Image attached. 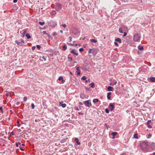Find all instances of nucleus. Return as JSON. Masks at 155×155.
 I'll return each instance as SVG.
<instances>
[{"mask_svg":"<svg viewBox=\"0 0 155 155\" xmlns=\"http://www.w3.org/2000/svg\"><path fill=\"white\" fill-rule=\"evenodd\" d=\"M117 83V81L116 80H114V84L115 85Z\"/></svg>","mask_w":155,"mask_h":155,"instance_id":"obj_49","label":"nucleus"},{"mask_svg":"<svg viewBox=\"0 0 155 155\" xmlns=\"http://www.w3.org/2000/svg\"><path fill=\"white\" fill-rule=\"evenodd\" d=\"M140 37L141 36L139 34L136 33L134 35L133 40L135 41L139 42L140 41Z\"/></svg>","mask_w":155,"mask_h":155,"instance_id":"obj_3","label":"nucleus"},{"mask_svg":"<svg viewBox=\"0 0 155 155\" xmlns=\"http://www.w3.org/2000/svg\"><path fill=\"white\" fill-rule=\"evenodd\" d=\"M68 139V138H66L62 139V140H61L60 142L61 143H64L67 141V140Z\"/></svg>","mask_w":155,"mask_h":155,"instance_id":"obj_18","label":"nucleus"},{"mask_svg":"<svg viewBox=\"0 0 155 155\" xmlns=\"http://www.w3.org/2000/svg\"><path fill=\"white\" fill-rule=\"evenodd\" d=\"M15 42L18 45H20V44L21 43V42H19L17 40H16L15 41Z\"/></svg>","mask_w":155,"mask_h":155,"instance_id":"obj_28","label":"nucleus"},{"mask_svg":"<svg viewBox=\"0 0 155 155\" xmlns=\"http://www.w3.org/2000/svg\"><path fill=\"white\" fill-rule=\"evenodd\" d=\"M99 100L97 99H94L93 100V102L94 103H96L99 101Z\"/></svg>","mask_w":155,"mask_h":155,"instance_id":"obj_23","label":"nucleus"},{"mask_svg":"<svg viewBox=\"0 0 155 155\" xmlns=\"http://www.w3.org/2000/svg\"><path fill=\"white\" fill-rule=\"evenodd\" d=\"M20 150H22V151H24V149H23L21 147V145L20 146Z\"/></svg>","mask_w":155,"mask_h":155,"instance_id":"obj_53","label":"nucleus"},{"mask_svg":"<svg viewBox=\"0 0 155 155\" xmlns=\"http://www.w3.org/2000/svg\"><path fill=\"white\" fill-rule=\"evenodd\" d=\"M27 98L26 97H24L23 98V100L25 101H26L27 100Z\"/></svg>","mask_w":155,"mask_h":155,"instance_id":"obj_44","label":"nucleus"},{"mask_svg":"<svg viewBox=\"0 0 155 155\" xmlns=\"http://www.w3.org/2000/svg\"><path fill=\"white\" fill-rule=\"evenodd\" d=\"M52 15H54L56 14V12L55 11H53L52 12Z\"/></svg>","mask_w":155,"mask_h":155,"instance_id":"obj_39","label":"nucleus"},{"mask_svg":"<svg viewBox=\"0 0 155 155\" xmlns=\"http://www.w3.org/2000/svg\"><path fill=\"white\" fill-rule=\"evenodd\" d=\"M61 7L62 5L61 4L58 3L56 4L54 8L57 11H58L61 9Z\"/></svg>","mask_w":155,"mask_h":155,"instance_id":"obj_5","label":"nucleus"},{"mask_svg":"<svg viewBox=\"0 0 155 155\" xmlns=\"http://www.w3.org/2000/svg\"><path fill=\"white\" fill-rule=\"evenodd\" d=\"M86 77L85 76H84L81 79L83 80H85L86 79Z\"/></svg>","mask_w":155,"mask_h":155,"instance_id":"obj_32","label":"nucleus"},{"mask_svg":"<svg viewBox=\"0 0 155 155\" xmlns=\"http://www.w3.org/2000/svg\"><path fill=\"white\" fill-rule=\"evenodd\" d=\"M71 53L74 54L76 56L78 55V53L76 52L75 50L74 49H72L71 51Z\"/></svg>","mask_w":155,"mask_h":155,"instance_id":"obj_11","label":"nucleus"},{"mask_svg":"<svg viewBox=\"0 0 155 155\" xmlns=\"http://www.w3.org/2000/svg\"><path fill=\"white\" fill-rule=\"evenodd\" d=\"M147 127L149 128H152V127L151 125H150L149 124H147Z\"/></svg>","mask_w":155,"mask_h":155,"instance_id":"obj_41","label":"nucleus"},{"mask_svg":"<svg viewBox=\"0 0 155 155\" xmlns=\"http://www.w3.org/2000/svg\"><path fill=\"white\" fill-rule=\"evenodd\" d=\"M88 52L89 53L92 54L94 56H95L97 54L96 50L94 48L89 49Z\"/></svg>","mask_w":155,"mask_h":155,"instance_id":"obj_6","label":"nucleus"},{"mask_svg":"<svg viewBox=\"0 0 155 155\" xmlns=\"http://www.w3.org/2000/svg\"><path fill=\"white\" fill-rule=\"evenodd\" d=\"M35 47L33 46L32 47V51H34L35 50Z\"/></svg>","mask_w":155,"mask_h":155,"instance_id":"obj_48","label":"nucleus"},{"mask_svg":"<svg viewBox=\"0 0 155 155\" xmlns=\"http://www.w3.org/2000/svg\"><path fill=\"white\" fill-rule=\"evenodd\" d=\"M0 112L3 113L2 107H0Z\"/></svg>","mask_w":155,"mask_h":155,"instance_id":"obj_38","label":"nucleus"},{"mask_svg":"<svg viewBox=\"0 0 155 155\" xmlns=\"http://www.w3.org/2000/svg\"><path fill=\"white\" fill-rule=\"evenodd\" d=\"M79 104L81 105H82L83 104V103L81 102H79Z\"/></svg>","mask_w":155,"mask_h":155,"instance_id":"obj_56","label":"nucleus"},{"mask_svg":"<svg viewBox=\"0 0 155 155\" xmlns=\"http://www.w3.org/2000/svg\"><path fill=\"white\" fill-rule=\"evenodd\" d=\"M151 120H148L147 122V124H149L150 123H151Z\"/></svg>","mask_w":155,"mask_h":155,"instance_id":"obj_40","label":"nucleus"},{"mask_svg":"<svg viewBox=\"0 0 155 155\" xmlns=\"http://www.w3.org/2000/svg\"><path fill=\"white\" fill-rule=\"evenodd\" d=\"M70 33L74 35H77L79 34L78 29L75 28H72L70 31Z\"/></svg>","mask_w":155,"mask_h":155,"instance_id":"obj_2","label":"nucleus"},{"mask_svg":"<svg viewBox=\"0 0 155 155\" xmlns=\"http://www.w3.org/2000/svg\"><path fill=\"white\" fill-rule=\"evenodd\" d=\"M80 97L82 99H84V95L83 94L81 95L80 96Z\"/></svg>","mask_w":155,"mask_h":155,"instance_id":"obj_47","label":"nucleus"},{"mask_svg":"<svg viewBox=\"0 0 155 155\" xmlns=\"http://www.w3.org/2000/svg\"><path fill=\"white\" fill-rule=\"evenodd\" d=\"M42 104L44 107H47V106L46 104V102L44 101H42Z\"/></svg>","mask_w":155,"mask_h":155,"instance_id":"obj_20","label":"nucleus"},{"mask_svg":"<svg viewBox=\"0 0 155 155\" xmlns=\"http://www.w3.org/2000/svg\"><path fill=\"white\" fill-rule=\"evenodd\" d=\"M17 0H14L13 1V2L14 3H16L17 1Z\"/></svg>","mask_w":155,"mask_h":155,"instance_id":"obj_60","label":"nucleus"},{"mask_svg":"<svg viewBox=\"0 0 155 155\" xmlns=\"http://www.w3.org/2000/svg\"><path fill=\"white\" fill-rule=\"evenodd\" d=\"M42 58L45 61L46 60V57H45V56H43L42 57Z\"/></svg>","mask_w":155,"mask_h":155,"instance_id":"obj_52","label":"nucleus"},{"mask_svg":"<svg viewBox=\"0 0 155 155\" xmlns=\"http://www.w3.org/2000/svg\"><path fill=\"white\" fill-rule=\"evenodd\" d=\"M85 88L86 90H87L88 91H89V90H90V88H89L85 87Z\"/></svg>","mask_w":155,"mask_h":155,"instance_id":"obj_50","label":"nucleus"},{"mask_svg":"<svg viewBox=\"0 0 155 155\" xmlns=\"http://www.w3.org/2000/svg\"><path fill=\"white\" fill-rule=\"evenodd\" d=\"M105 112L106 113H107V114H108L109 113V110L107 109V108H106L105 110Z\"/></svg>","mask_w":155,"mask_h":155,"instance_id":"obj_31","label":"nucleus"},{"mask_svg":"<svg viewBox=\"0 0 155 155\" xmlns=\"http://www.w3.org/2000/svg\"><path fill=\"white\" fill-rule=\"evenodd\" d=\"M83 50H84V49L83 48H80L79 49V51L80 52H82V51H83Z\"/></svg>","mask_w":155,"mask_h":155,"instance_id":"obj_42","label":"nucleus"},{"mask_svg":"<svg viewBox=\"0 0 155 155\" xmlns=\"http://www.w3.org/2000/svg\"><path fill=\"white\" fill-rule=\"evenodd\" d=\"M127 35V33L126 32H124V34L123 35V37H124L126 36Z\"/></svg>","mask_w":155,"mask_h":155,"instance_id":"obj_45","label":"nucleus"},{"mask_svg":"<svg viewBox=\"0 0 155 155\" xmlns=\"http://www.w3.org/2000/svg\"><path fill=\"white\" fill-rule=\"evenodd\" d=\"M26 32V30H24L22 31H21L20 32V33H21V34L22 35V37H24L25 36Z\"/></svg>","mask_w":155,"mask_h":155,"instance_id":"obj_12","label":"nucleus"},{"mask_svg":"<svg viewBox=\"0 0 155 155\" xmlns=\"http://www.w3.org/2000/svg\"><path fill=\"white\" fill-rule=\"evenodd\" d=\"M89 85L91 87L94 88V83L92 82L89 84Z\"/></svg>","mask_w":155,"mask_h":155,"instance_id":"obj_22","label":"nucleus"},{"mask_svg":"<svg viewBox=\"0 0 155 155\" xmlns=\"http://www.w3.org/2000/svg\"><path fill=\"white\" fill-rule=\"evenodd\" d=\"M20 104V102H17L16 103L17 105H18Z\"/></svg>","mask_w":155,"mask_h":155,"instance_id":"obj_64","label":"nucleus"},{"mask_svg":"<svg viewBox=\"0 0 155 155\" xmlns=\"http://www.w3.org/2000/svg\"><path fill=\"white\" fill-rule=\"evenodd\" d=\"M31 106L32 109H34L35 108V105H34V104H33V103L31 104Z\"/></svg>","mask_w":155,"mask_h":155,"instance_id":"obj_37","label":"nucleus"},{"mask_svg":"<svg viewBox=\"0 0 155 155\" xmlns=\"http://www.w3.org/2000/svg\"><path fill=\"white\" fill-rule=\"evenodd\" d=\"M75 142L77 143V145H80L81 143L79 141L78 139L77 138H75L74 140Z\"/></svg>","mask_w":155,"mask_h":155,"instance_id":"obj_10","label":"nucleus"},{"mask_svg":"<svg viewBox=\"0 0 155 155\" xmlns=\"http://www.w3.org/2000/svg\"><path fill=\"white\" fill-rule=\"evenodd\" d=\"M89 81V82H90V81L89 79H88V80H87L86 79L85 80V82L86 83H87L88 81Z\"/></svg>","mask_w":155,"mask_h":155,"instance_id":"obj_51","label":"nucleus"},{"mask_svg":"<svg viewBox=\"0 0 155 155\" xmlns=\"http://www.w3.org/2000/svg\"><path fill=\"white\" fill-rule=\"evenodd\" d=\"M127 29V28L124 25L121 26L119 29V31L120 33H123L124 31H125Z\"/></svg>","mask_w":155,"mask_h":155,"instance_id":"obj_4","label":"nucleus"},{"mask_svg":"<svg viewBox=\"0 0 155 155\" xmlns=\"http://www.w3.org/2000/svg\"><path fill=\"white\" fill-rule=\"evenodd\" d=\"M111 94V93L109 92L107 93V99L109 100H111V97L110 95Z\"/></svg>","mask_w":155,"mask_h":155,"instance_id":"obj_14","label":"nucleus"},{"mask_svg":"<svg viewBox=\"0 0 155 155\" xmlns=\"http://www.w3.org/2000/svg\"><path fill=\"white\" fill-rule=\"evenodd\" d=\"M36 47L38 49H40V48H41V47L40 45H36Z\"/></svg>","mask_w":155,"mask_h":155,"instance_id":"obj_33","label":"nucleus"},{"mask_svg":"<svg viewBox=\"0 0 155 155\" xmlns=\"http://www.w3.org/2000/svg\"><path fill=\"white\" fill-rule=\"evenodd\" d=\"M152 136V135L151 134H148V137H147V138H149L150 137H151Z\"/></svg>","mask_w":155,"mask_h":155,"instance_id":"obj_43","label":"nucleus"},{"mask_svg":"<svg viewBox=\"0 0 155 155\" xmlns=\"http://www.w3.org/2000/svg\"><path fill=\"white\" fill-rule=\"evenodd\" d=\"M78 114L79 115H83V113L81 112H78Z\"/></svg>","mask_w":155,"mask_h":155,"instance_id":"obj_58","label":"nucleus"},{"mask_svg":"<svg viewBox=\"0 0 155 155\" xmlns=\"http://www.w3.org/2000/svg\"><path fill=\"white\" fill-rule=\"evenodd\" d=\"M150 79L152 82H155V78L153 77H151L150 78Z\"/></svg>","mask_w":155,"mask_h":155,"instance_id":"obj_17","label":"nucleus"},{"mask_svg":"<svg viewBox=\"0 0 155 155\" xmlns=\"http://www.w3.org/2000/svg\"><path fill=\"white\" fill-rule=\"evenodd\" d=\"M56 35V33L55 32H53L52 33V35L54 36L55 35Z\"/></svg>","mask_w":155,"mask_h":155,"instance_id":"obj_54","label":"nucleus"},{"mask_svg":"<svg viewBox=\"0 0 155 155\" xmlns=\"http://www.w3.org/2000/svg\"><path fill=\"white\" fill-rule=\"evenodd\" d=\"M114 44L116 45V46H118V44L117 43V42H114Z\"/></svg>","mask_w":155,"mask_h":155,"instance_id":"obj_55","label":"nucleus"},{"mask_svg":"<svg viewBox=\"0 0 155 155\" xmlns=\"http://www.w3.org/2000/svg\"><path fill=\"white\" fill-rule=\"evenodd\" d=\"M120 155H126V153H124L121 154Z\"/></svg>","mask_w":155,"mask_h":155,"instance_id":"obj_61","label":"nucleus"},{"mask_svg":"<svg viewBox=\"0 0 155 155\" xmlns=\"http://www.w3.org/2000/svg\"><path fill=\"white\" fill-rule=\"evenodd\" d=\"M113 88L111 86H109L107 88V90L108 91H112Z\"/></svg>","mask_w":155,"mask_h":155,"instance_id":"obj_15","label":"nucleus"},{"mask_svg":"<svg viewBox=\"0 0 155 155\" xmlns=\"http://www.w3.org/2000/svg\"><path fill=\"white\" fill-rule=\"evenodd\" d=\"M18 144L17 143V142L16 143V146L17 147H18Z\"/></svg>","mask_w":155,"mask_h":155,"instance_id":"obj_63","label":"nucleus"},{"mask_svg":"<svg viewBox=\"0 0 155 155\" xmlns=\"http://www.w3.org/2000/svg\"><path fill=\"white\" fill-rule=\"evenodd\" d=\"M65 81L63 79L62 81V83H64L65 82Z\"/></svg>","mask_w":155,"mask_h":155,"instance_id":"obj_62","label":"nucleus"},{"mask_svg":"<svg viewBox=\"0 0 155 155\" xmlns=\"http://www.w3.org/2000/svg\"><path fill=\"white\" fill-rule=\"evenodd\" d=\"M63 77L62 76H60V77L58 79V80L59 81H60V80H62L63 79Z\"/></svg>","mask_w":155,"mask_h":155,"instance_id":"obj_35","label":"nucleus"},{"mask_svg":"<svg viewBox=\"0 0 155 155\" xmlns=\"http://www.w3.org/2000/svg\"><path fill=\"white\" fill-rule=\"evenodd\" d=\"M62 26L64 28H66V24L62 25Z\"/></svg>","mask_w":155,"mask_h":155,"instance_id":"obj_46","label":"nucleus"},{"mask_svg":"<svg viewBox=\"0 0 155 155\" xmlns=\"http://www.w3.org/2000/svg\"><path fill=\"white\" fill-rule=\"evenodd\" d=\"M69 39L70 41H72V38L70 36L69 37Z\"/></svg>","mask_w":155,"mask_h":155,"instance_id":"obj_59","label":"nucleus"},{"mask_svg":"<svg viewBox=\"0 0 155 155\" xmlns=\"http://www.w3.org/2000/svg\"><path fill=\"white\" fill-rule=\"evenodd\" d=\"M19 41H20L21 42V43H22L23 44H25V41L22 39H21L20 40H19Z\"/></svg>","mask_w":155,"mask_h":155,"instance_id":"obj_36","label":"nucleus"},{"mask_svg":"<svg viewBox=\"0 0 155 155\" xmlns=\"http://www.w3.org/2000/svg\"><path fill=\"white\" fill-rule=\"evenodd\" d=\"M84 103L85 106L88 107H90L92 105L91 102V100H90L84 101Z\"/></svg>","mask_w":155,"mask_h":155,"instance_id":"obj_7","label":"nucleus"},{"mask_svg":"<svg viewBox=\"0 0 155 155\" xmlns=\"http://www.w3.org/2000/svg\"><path fill=\"white\" fill-rule=\"evenodd\" d=\"M77 71L76 72L78 75H79L80 74V68L79 67H77L76 68Z\"/></svg>","mask_w":155,"mask_h":155,"instance_id":"obj_13","label":"nucleus"},{"mask_svg":"<svg viewBox=\"0 0 155 155\" xmlns=\"http://www.w3.org/2000/svg\"><path fill=\"white\" fill-rule=\"evenodd\" d=\"M90 41L91 42H93L95 43L97 42V41L96 40H95L94 39H91L90 40Z\"/></svg>","mask_w":155,"mask_h":155,"instance_id":"obj_21","label":"nucleus"},{"mask_svg":"<svg viewBox=\"0 0 155 155\" xmlns=\"http://www.w3.org/2000/svg\"><path fill=\"white\" fill-rule=\"evenodd\" d=\"M39 24L41 25H43L45 24V22H39Z\"/></svg>","mask_w":155,"mask_h":155,"instance_id":"obj_29","label":"nucleus"},{"mask_svg":"<svg viewBox=\"0 0 155 155\" xmlns=\"http://www.w3.org/2000/svg\"><path fill=\"white\" fill-rule=\"evenodd\" d=\"M63 102L62 101L59 103V105L60 106H61L63 108H64L66 106V104H63Z\"/></svg>","mask_w":155,"mask_h":155,"instance_id":"obj_9","label":"nucleus"},{"mask_svg":"<svg viewBox=\"0 0 155 155\" xmlns=\"http://www.w3.org/2000/svg\"><path fill=\"white\" fill-rule=\"evenodd\" d=\"M149 143L147 142L143 141L140 144V146L143 150H144L149 147Z\"/></svg>","mask_w":155,"mask_h":155,"instance_id":"obj_1","label":"nucleus"},{"mask_svg":"<svg viewBox=\"0 0 155 155\" xmlns=\"http://www.w3.org/2000/svg\"><path fill=\"white\" fill-rule=\"evenodd\" d=\"M134 138L135 139H137L138 138V137L137 136V133L134 134Z\"/></svg>","mask_w":155,"mask_h":155,"instance_id":"obj_27","label":"nucleus"},{"mask_svg":"<svg viewBox=\"0 0 155 155\" xmlns=\"http://www.w3.org/2000/svg\"><path fill=\"white\" fill-rule=\"evenodd\" d=\"M26 37H27V38L28 39H30L31 38V37L30 36V35L28 33H27L26 35Z\"/></svg>","mask_w":155,"mask_h":155,"instance_id":"obj_25","label":"nucleus"},{"mask_svg":"<svg viewBox=\"0 0 155 155\" xmlns=\"http://www.w3.org/2000/svg\"><path fill=\"white\" fill-rule=\"evenodd\" d=\"M68 59L70 61H71L72 60V58L71 57H69Z\"/></svg>","mask_w":155,"mask_h":155,"instance_id":"obj_57","label":"nucleus"},{"mask_svg":"<svg viewBox=\"0 0 155 155\" xmlns=\"http://www.w3.org/2000/svg\"><path fill=\"white\" fill-rule=\"evenodd\" d=\"M67 48V46L66 45H64L63 46L62 50L63 51L65 50Z\"/></svg>","mask_w":155,"mask_h":155,"instance_id":"obj_24","label":"nucleus"},{"mask_svg":"<svg viewBox=\"0 0 155 155\" xmlns=\"http://www.w3.org/2000/svg\"><path fill=\"white\" fill-rule=\"evenodd\" d=\"M10 93L8 91H6V95L8 97L9 96V94Z\"/></svg>","mask_w":155,"mask_h":155,"instance_id":"obj_34","label":"nucleus"},{"mask_svg":"<svg viewBox=\"0 0 155 155\" xmlns=\"http://www.w3.org/2000/svg\"><path fill=\"white\" fill-rule=\"evenodd\" d=\"M117 134V133L116 132H113L112 134L111 135L114 137Z\"/></svg>","mask_w":155,"mask_h":155,"instance_id":"obj_26","label":"nucleus"},{"mask_svg":"<svg viewBox=\"0 0 155 155\" xmlns=\"http://www.w3.org/2000/svg\"><path fill=\"white\" fill-rule=\"evenodd\" d=\"M74 108L75 110L79 111V108L77 106H75L74 107Z\"/></svg>","mask_w":155,"mask_h":155,"instance_id":"obj_30","label":"nucleus"},{"mask_svg":"<svg viewBox=\"0 0 155 155\" xmlns=\"http://www.w3.org/2000/svg\"><path fill=\"white\" fill-rule=\"evenodd\" d=\"M115 41H117L118 42L120 43L121 42V39L119 38H116L115 40Z\"/></svg>","mask_w":155,"mask_h":155,"instance_id":"obj_16","label":"nucleus"},{"mask_svg":"<svg viewBox=\"0 0 155 155\" xmlns=\"http://www.w3.org/2000/svg\"><path fill=\"white\" fill-rule=\"evenodd\" d=\"M138 49L140 50H142L143 49V47L142 46H141L140 45H139L138 46Z\"/></svg>","mask_w":155,"mask_h":155,"instance_id":"obj_19","label":"nucleus"},{"mask_svg":"<svg viewBox=\"0 0 155 155\" xmlns=\"http://www.w3.org/2000/svg\"><path fill=\"white\" fill-rule=\"evenodd\" d=\"M108 107L110 110L112 111L114 108V106L113 104L110 103L109 104Z\"/></svg>","mask_w":155,"mask_h":155,"instance_id":"obj_8","label":"nucleus"}]
</instances>
